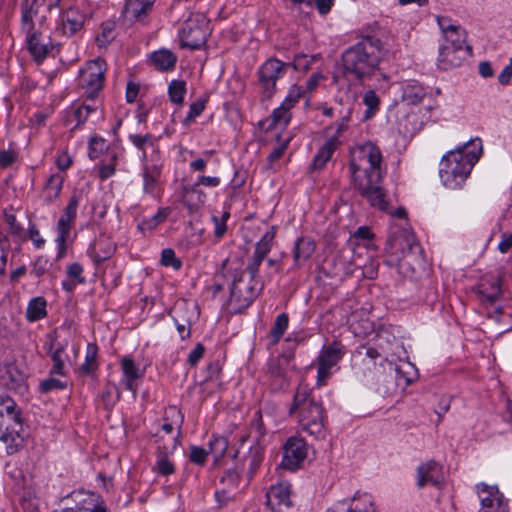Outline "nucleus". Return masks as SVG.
I'll use <instances>...</instances> for the list:
<instances>
[{"mask_svg":"<svg viewBox=\"0 0 512 512\" xmlns=\"http://www.w3.org/2000/svg\"><path fill=\"white\" fill-rule=\"evenodd\" d=\"M436 22L441 32L440 44L468 45L467 32L457 21L448 16L437 15Z\"/></svg>","mask_w":512,"mask_h":512,"instance_id":"nucleus-14","label":"nucleus"},{"mask_svg":"<svg viewBox=\"0 0 512 512\" xmlns=\"http://www.w3.org/2000/svg\"><path fill=\"white\" fill-rule=\"evenodd\" d=\"M290 414H297L298 421L303 430L316 438L325 436L324 408L317 401L311 391L300 385L293 397V403L289 409Z\"/></svg>","mask_w":512,"mask_h":512,"instance_id":"nucleus-5","label":"nucleus"},{"mask_svg":"<svg viewBox=\"0 0 512 512\" xmlns=\"http://www.w3.org/2000/svg\"><path fill=\"white\" fill-rule=\"evenodd\" d=\"M291 119L290 109L283 106L282 104L276 108L270 116V127L272 128H284L288 125Z\"/></svg>","mask_w":512,"mask_h":512,"instance_id":"nucleus-43","label":"nucleus"},{"mask_svg":"<svg viewBox=\"0 0 512 512\" xmlns=\"http://www.w3.org/2000/svg\"><path fill=\"white\" fill-rule=\"evenodd\" d=\"M106 62L97 58L88 61L79 72V83L89 97H94L103 87Z\"/></svg>","mask_w":512,"mask_h":512,"instance_id":"nucleus-7","label":"nucleus"},{"mask_svg":"<svg viewBox=\"0 0 512 512\" xmlns=\"http://www.w3.org/2000/svg\"><path fill=\"white\" fill-rule=\"evenodd\" d=\"M6 473L14 481V485H18V483L27 479L19 468L12 467L10 463L6 464Z\"/></svg>","mask_w":512,"mask_h":512,"instance_id":"nucleus-63","label":"nucleus"},{"mask_svg":"<svg viewBox=\"0 0 512 512\" xmlns=\"http://www.w3.org/2000/svg\"><path fill=\"white\" fill-rule=\"evenodd\" d=\"M97 353V345L88 343L86 347L85 361L80 367L82 373L91 374L97 369Z\"/></svg>","mask_w":512,"mask_h":512,"instance_id":"nucleus-40","label":"nucleus"},{"mask_svg":"<svg viewBox=\"0 0 512 512\" xmlns=\"http://www.w3.org/2000/svg\"><path fill=\"white\" fill-rule=\"evenodd\" d=\"M24 33L26 34L28 50L32 57L37 62L43 61L52 49L49 37L36 30Z\"/></svg>","mask_w":512,"mask_h":512,"instance_id":"nucleus-20","label":"nucleus"},{"mask_svg":"<svg viewBox=\"0 0 512 512\" xmlns=\"http://www.w3.org/2000/svg\"><path fill=\"white\" fill-rule=\"evenodd\" d=\"M501 281L500 275L485 276L478 285L479 294L489 303L495 302L502 293Z\"/></svg>","mask_w":512,"mask_h":512,"instance_id":"nucleus-29","label":"nucleus"},{"mask_svg":"<svg viewBox=\"0 0 512 512\" xmlns=\"http://www.w3.org/2000/svg\"><path fill=\"white\" fill-rule=\"evenodd\" d=\"M229 218V213L225 212L222 215V218H218L216 216L212 217V220L215 225L214 233L217 238H221L226 232V221Z\"/></svg>","mask_w":512,"mask_h":512,"instance_id":"nucleus-60","label":"nucleus"},{"mask_svg":"<svg viewBox=\"0 0 512 512\" xmlns=\"http://www.w3.org/2000/svg\"><path fill=\"white\" fill-rule=\"evenodd\" d=\"M215 500L219 508L227 507L235 502L236 493L226 488H222L215 492Z\"/></svg>","mask_w":512,"mask_h":512,"instance_id":"nucleus-52","label":"nucleus"},{"mask_svg":"<svg viewBox=\"0 0 512 512\" xmlns=\"http://www.w3.org/2000/svg\"><path fill=\"white\" fill-rule=\"evenodd\" d=\"M205 109V101L198 100L196 102H193L189 107L188 115L186 116L184 122L189 123L193 121L196 117L200 116L201 113Z\"/></svg>","mask_w":512,"mask_h":512,"instance_id":"nucleus-59","label":"nucleus"},{"mask_svg":"<svg viewBox=\"0 0 512 512\" xmlns=\"http://www.w3.org/2000/svg\"><path fill=\"white\" fill-rule=\"evenodd\" d=\"M383 50L379 38L364 37L342 53L341 66L333 77L334 81L339 83L341 76L352 81H363L370 77L379 67Z\"/></svg>","mask_w":512,"mask_h":512,"instance_id":"nucleus-2","label":"nucleus"},{"mask_svg":"<svg viewBox=\"0 0 512 512\" xmlns=\"http://www.w3.org/2000/svg\"><path fill=\"white\" fill-rule=\"evenodd\" d=\"M341 144L340 141H337V137H330L325 141L323 146L319 149L317 154L313 159V168L314 169H322L326 163L331 159L335 150Z\"/></svg>","mask_w":512,"mask_h":512,"instance_id":"nucleus-31","label":"nucleus"},{"mask_svg":"<svg viewBox=\"0 0 512 512\" xmlns=\"http://www.w3.org/2000/svg\"><path fill=\"white\" fill-rule=\"evenodd\" d=\"M186 93V82L183 80H172L168 87L169 99L174 104H182Z\"/></svg>","mask_w":512,"mask_h":512,"instance_id":"nucleus-44","label":"nucleus"},{"mask_svg":"<svg viewBox=\"0 0 512 512\" xmlns=\"http://www.w3.org/2000/svg\"><path fill=\"white\" fill-rule=\"evenodd\" d=\"M153 2L150 0H126L123 16L128 21H142L152 11Z\"/></svg>","mask_w":512,"mask_h":512,"instance_id":"nucleus-28","label":"nucleus"},{"mask_svg":"<svg viewBox=\"0 0 512 512\" xmlns=\"http://www.w3.org/2000/svg\"><path fill=\"white\" fill-rule=\"evenodd\" d=\"M208 36V22L206 18L197 14L188 18L180 31L181 44L184 47L198 49L205 44Z\"/></svg>","mask_w":512,"mask_h":512,"instance_id":"nucleus-8","label":"nucleus"},{"mask_svg":"<svg viewBox=\"0 0 512 512\" xmlns=\"http://www.w3.org/2000/svg\"><path fill=\"white\" fill-rule=\"evenodd\" d=\"M275 233L273 229L267 231L260 240L256 243L254 253L255 255L265 258L266 255L270 252L272 247V242L274 239Z\"/></svg>","mask_w":512,"mask_h":512,"instance_id":"nucleus-46","label":"nucleus"},{"mask_svg":"<svg viewBox=\"0 0 512 512\" xmlns=\"http://www.w3.org/2000/svg\"><path fill=\"white\" fill-rule=\"evenodd\" d=\"M350 111L348 110L345 115L341 117L339 121L334 124L335 133L331 137H337V141H340V137L348 130L350 122Z\"/></svg>","mask_w":512,"mask_h":512,"instance_id":"nucleus-57","label":"nucleus"},{"mask_svg":"<svg viewBox=\"0 0 512 512\" xmlns=\"http://www.w3.org/2000/svg\"><path fill=\"white\" fill-rule=\"evenodd\" d=\"M106 147V141L101 137H93L89 143V156L94 159L98 157V154L103 151Z\"/></svg>","mask_w":512,"mask_h":512,"instance_id":"nucleus-58","label":"nucleus"},{"mask_svg":"<svg viewBox=\"0 0 512 512\" xmlns=\"http://www.w3.org/2000/svg\"><path fill=\"white\" fill-rule=\"evenodd\" d=\"M291 362L284 356L271 359L267 364L265 383L271 391L277 392L288 388L290 384L289 371Z\"/></svg>","mask_w":512,"mask_h":512,"instance_id":"nucleus-9","label":"nucleus"},{"mask_svg":"<svg viewBox=\"0 0 512 512\" xmlns=\"http://www.w3.org/2000/svg\"><path fill=\"white\" fill-rule=\"evenodd\" d=\"M408 251L403 252V257L399 259L398 265L402 268L405 265H411L412 262L420 260L421 248L420 245L412 238L406 240Z\"/></svg>","mask_w":512,"mask_h":512,"instance_id":"nucleus-37","label":"nucleus"},{"mask_svg":"<svg viewBox=\"0 0 512 512\" xmlns=\"http://www.w3.org/2000/svg\"><path fill=\"white\" fill-rule=\"evenodd\" d=\"M363 103L366 106L363 119H371L379 110L380 99L374 90H368L364 93Z\"/></svg>","mask_w":512,"mask_h":512,"instance_id":"nucleus-39","label":"nucleus"},{"mask_svg":"<svg viewBox=\"0 0 512 512\" xmlns=\"http://www.w3.org/2000/svg\"><path fill=\"white\" fill-rule=\"evenodd\" d=\"M159 177V170L157 168L150 169L145 166L143 170V188L148 194H152L155 191L157 180Z\"/></svg>","mask_w":512,"mask_h":512,"instance_id":"nucleus-48","label":"nucleus"},{"mask_svg":"<svg viewBox=\"0 0 512 512\" xmlns=\"http://www.w3.org/2000/svg\"><path fill=\"white\" fill-rule=\"evenodd\" d=\"M430 95L428 87L418 81H408L402 86L401 100L408 106L419 105Z\"/></svg>","mask_w":512,"mask_h":512,"instance_id":"nucleus-23","label":"nucleus"},{"mask_svg":"<svg viewBox=\"0 0 512 512\" xmlns=\"http://www.w3.org/2000/svg\"><path fill=\"white\" fill-rule=\"evenodd\" d=\"M350 155V171L354 185L372 206L386 209L385 194L380 186L384 173L380 148L368 141L352 148Z\"/></svg>","mask_w":512,"mask_h":512,"instance_id":"nucleus-1","label":"nucleus"},{"mask_svg":"<svg viewBox=\"0 0 512 512\" xmlns=\"http://www.w3.org/2000/svg\"><path fill=\"white\" fill-rule=\"evenodd\" d=\"M14 422L20 426V414L16 411V404L10 398L0 396V428L3 426V420Z\"/></svg>","mask_w":512,"mask_h":512,"instance_id":"nucleus-36","label":"nucleus"},{"mask_svg":"<svg viewBox=\"0 0 512 512\" xmlns=\"http://www.w3.org/2000/svg\"><path fill=\"white\" fill-rule=\"evenodd\" d=\"M345 355V347L338 341L324 345L320 350L315 363L317 365L316 385L324 386L333 373V368L338 365Z\"/></svg>","mask_w":512,"mask_h":512,"instance_id":"nucleus-6","label":"nucleus"},{"mask_svg":"<svg viewBox=\"0 0 512 512\" xmlns=\"http://www.w3.org/2000/svg\"><path fill=\"white\" fill-rule=\"evenodd\" d=\"M123 377L121 384L133 394H136V381L143 376L135 361L130 356H125L120 361Z\"/></svg>","mask_w":512,"mask_h":512,"instance_id":"nucleus-24","label":"nucleus"},{"mask_svg":"<svg viewBox=\"0 0 512 512\" xmlns=\"http://www.w3.org/2000/svg\"><path fill=\"white\" fill-rule=\"evenodd\" d=\"M40 391L42 393H48L53 390H62L66 388V383L55 378H48L40 383Z\"/></svg>","mask_w":512,"mask_h":512,"instance_id":"nucleus-55","label":"nucleus"},{"mask_svg":"<svg viewBox=\"0 0 512 512\" xmlns=\"http://www.w3.org/2000/svg\"><path fill=\"white\" fill-rule=\"evenodd\" d=\"M307 453V444L303 438L290 437L284 446L281 466L291 471L296 470L306 459Z\"/></svg>","mask_w":512,"mask_h":512,"instance_id":"nucleus-15","label":"nucleus"},{"mask_svg":"<svg viewBox=\"0 0 512 512\" xmlns=\"http://www.w3.org/2000/svg\"><path fill=\"white\" fill-rule=\"evenodd\" d=\"M315 59L314 55L298 54L295 56L292 66L297 71L305 72L310 69Z\"/></svg>","mask_w":512,"mask_h":512,"instance_id":"nucleus-54","label":"nucleus"},{"mask_svg":"<svg viewBox=\"0 0 512 512\" xmlns=\"http://www.w3.org/2000/svg\"><path fill=\"white\" fill-rule=\"evenodd\" d=\"M221 483L224 485V488L234 492L239 486L240 475L235 470H228L221 477Z\"/></svg>","mask_w":512,"mask_h":512,"instance_id":"nucleus-53","label":"nucleus"},{"mask_svg":"<svg viewBox=\"0 0 512 512\" xmlns=\"http://www.w3.org/2000/svg\"><path fill=\"white\" fill-rule=\"evenodd\" d=\"M222 269L224 276L231 280L229 305L233 312H240L253 302L261 287L256 280L245 279L244 260L240 257L226 259Z\"/></svg>","mask_w":512,"mask_h":512,"instance_id":"nucleus-4","label":"nucleus"},{"mask_svg":"<svg viewBox=\"0 0 512 512\" xmlns=\"http://www.w3.org/2000/svg\"><path fill=\"white\" fill-rule=\"evenodd\" d=\"M181 202L187 208L189 213L198 212L207 199L205 192L195 183L184 185L181 189Z\"/></svg>","mask_w":512,"mask_h":512,"instance_id":"nucleus-21","label":"nucleus"},{"mask_svg":"<svg viewBox=\"0 0 512 512\" xmlns=\"http://www.w3.org/2000/svg\"><path fill=\"white\" fill-rule=\"evenodd\" d=\"M64 346L59 344L55 351L52 352L51 358L53 361V366L50 370L51 375H64L65 374V366H64Z\"/></svg>","mask_w":512,"mask_h":512,"instance_id":"nucleus-47","label":"nucleus"},{"mask_svg":"<svg viewBox=\"0 0 512 512\" xmlns=\"http://www.w3.org/2000/svg\"><path fill=\"white\" fill-rule=\"evenodd\" d=\"M229 442L226 437L213 435L209 441V453L213 455L214 461L222 459L228 449Z\"/></svg>","mask_w":512,"mask_h":512,"instance_id":"nucleus-38","label":"nucleus"},{"mask_svg":"<svg viewBox=\"0 0 512 512\" xmlns=\"http://www.w3.org/2000/svg\"><path fill=\"white\" fill-rule=\"evenodd\" d=\"M482 153V142L479 138L448 151L440 161L439 176L448 189H460L469 177L474 165Z\"/></svg>","mask_w":512,"mask_h":512,"instance_id":"nucleus-3","label":"nucleus"},{"mask_svg":"<svg viewBox=\"0 0 512 512\" xmlns=\"http://www.w3.org/2000/svg\"><path fill=\"white\" fill-rule=\"evenodd\" d=\"M13 491L19 496V501L25 509L33 506V501L36 499V491L33 487L31 479L27 478L18 485H13Z\"/></svg>","mask_w":512,"mask_h":512,"instance_id":"nucleus-32","label":"nucleus"},{"mask_svg":"<svg viewBox=\"0 0 512 512\" xmlns=\"http://www.w3.org/2000/svg\"><path fill=\"white\" fill-rule=\"evenodd\" d=\"M266 504L274 512L280 511L282 507H291V485L288 482L272 485L266 493Z\"/></svg>","mask_w":512,"mask_h":512,"instance_id":"nucleus-18","label":"nucleus"},{"mask_svg":"<svg viewBox=\"0 0 512 512\" xmlns=\"http://www.w3.org/2000/svg\"><path fill=\"white\" fill-rule=\"evenodd\" d=\"M86 21L85 14L76 7H71L64 11L61 16V25L63 33L74 35L83 28Z\"/></svg>","mask_w":512,"mask_h":512,"instance_id":"nucleus-27","label":"nucleus"},{"mask_svg":"<svg viewBox=\"0 0 512 512\" xmlns=\"http://www.w3.org/2000/svg\"><path fill=\"white\" fill-rule=\"evenodd\" d=\"M198 313L195 305H189L186 302L176 304L173 309V319L177 331L182 340L188 338L191 333V323L196 320Z\"/></svg>","mask_w":512,"mask_h":512,"instance_id":"nucleus-17","label":"nucleus"},{"mask_svg":"<svg viewBox=\"0 0 512 512\" xmlns=\"http://www.w3.org/2000/svg\"><path fill=\"white\" fill-rule=\"evenodd\" d=\"M336 512H375L373 498L368 493L357 492L350 499L334 504Z\"/></svg>","mask_w":512,"mask_h":512,"instance_id":"nucleus-19","label":"nucleus"},{"mask_svg":"<svg viewBox=\"0 0 512 512\" xmlns=\"http://www.w3.org/2000/svg\"><path fill=\"white\" fill-rule=\"evenodd\" d=\"M64 177L60 174H52L46 181L43 188L42 197L45 202L51 203L60 195Z\"/></svg>","mask_w":512,"mask_h":512,"instance_id":"nucleus-34","label":"nucleus"},{"mask_svg":"<svg viewBox=\"0 0 512 512\" xmlns=\"http://www.w3.org/2000/svg\"><path fill=\"white\" fill-rule=\"evenodd\" d=\"M154 471L162 476H169L175 472L174 464L170 461L167 454L162 452L160 448H158Z\"/></svg>","mask_w":512,"mask_h":512,"instance_id":"nucleus-42","label":"nucleus"},{"mask_svg":"<svg viewBox=\"0 0 512 512\" xmlns=\"http://www.w3.org/2000/svg\"><path fill=\"white\" fill-rule=\"evenodd\" d=\"M288 316L285 313L279 314L276 317V320L274 322V325L271 329V336L273 338V343L276 344L279 342L281 337L283 336L284 332L286 331L288 327Z\"/></svg>","mask_w":512,"mask_h":512,"instance_id":"nucleus-49","label":"nucleus"},{"mask_svg":"<svg viewBox=\"0 0 512 512\" xmlns=\"http://www.w3.org/2000/svg\"><path fill=\"white\" fill-rule=\"evenodd\" d=\"M116 246L113 241L106 236L98 237L89 247V255L96 264H100L115 253Z\"/></svg>","mask_w":512,"mask_h":512,"instance_id":"nucleus-25","label":"nucleus"},{"mask_svg":"<svg viewBox=\"0 0 512 512\" xmlns=\"http://www.w3.org/2000/svg\"><path fill=\"white\" fill-rule=\"evenodd\" d=\"M481 508L479 512H508V503L497 486L484 483L477 485Z\"/></svg>","mask_w":512,"mask_h":512,"instance_id":"nucleus-13","label":"nucleus"},{"mask_svg":"<svg viewBox=\"0 0 512 512\" xmlns=\"http://www.w3.org/2000/svg\"><path fill=\"white\" fill-rule=\"evenodd\" d=\"M161 264L166 267H172L174 270H179L182 262L176 257L173 249L166 248L161 253Z\"/></svg>","mask_w":512,"mask_h":512,"instance_id":"nucleus-50","label":"nucleus"},{"mask_svg":"<svg viewBox=\"0 0 512 512\" xmlns=\"http://www.w3.org/2000/svg\"><path fill=\"white\" fill-rule=\"evenodd\" d=\"M288 66L289 64L275 58L268 59L261 65L258 75L264 98L269 99L273 96L276 90V82L284 75Z\"/></svg>","mask_w":512,"mask_h":512,"instance_id":"nucleus-10","label":"nucleus"},{"mask_svg":"<svg viewBox=\"0 0 512 512\" xmlns=\"http://www.w3.org/2000/svg\"><path fill=\"white\" fill-rule=\"evenodd\" d=\"M151 62L161 71L172 70L177 62V56L168 49H160L151 54Z\"/></svg>","mask_w":512,"mask_h":512,"instance_id":"nucleus-33","label":"nucleus"},{"mask_svg":"<svg viewBox=\"0 0 512 512\" xmlns=\"http://www.w3.org/2000/svg\"><path fill=\"white\" fill-rule=\"evenodd\" d=\"M130 142L142 152V159L146 161L147 154L146 148L155 147V140L151 134L139 135V134H130L129 135Z\"/></svg>","mask_w":512,"mask_h":512,"instance_id":"nucleus-41","label":"nucleus"},{"mask_svg":"<svg viewBox=\"0 0 512 512\" xmlns=\"http://www.w3.org/2000/svg\"><path fill=\"white\" fill-rule=\"evenodd\" d=\"M315 241L307 236L298 238L293 247V261L296 268L302 267L314 254Z\"/></svg>","mask_w":512,"mask_h":512,"instance_id":"nucleus-26","label":"nucleus"},{"mask_svg":"<svg viewBox=\"0 0 512 512\" xmlns=\"http://www.w3.org/2000/svg\"><path fill=\"white\" fill-rule=\"evenodd\" d=\"M205 348L201 343H197L194 349L188 355V363L191 366H195L198 361L203 357Z\"/></svg>","mask_w":512,"mask_h":512,"instance_id":"nucleus-64","label":"nucleus"},{"mask_svg":"<svg viewBox=\"0 0 512 512\" xmlns=\"http://www.w3.org/2000/svg\"><path fill=\"white\" fill-rule=\"evenodd\" d=\"M0 386L24 394L27 389V375L15 362L0 363Z\"/></svg>","mask_w":512,"mask_h":512,"instance_id":"nucleus-11","label":"nucleus"},{"mask_svg":"<svg viewBox=\"0 0 512 512\" xmlns=\"http://www.w3.org/2000/svg\"><path fill=\"white\" fill-rule=\"evenodd\" d=\"M303 89L298 85H292L288 91L287 96L281 103L283 106L291 110L292 107L302 98Z\"/></svg>","mask_w":512,"mask_h":512,"instance_id":"nucleus-51","label":"nucleus"},{"mask_svg":"<svg viewBox=\"0 0 512 512\" xmlns=\"http://www.w3.org/2000/svg\"><path fill=\"white\" fill-rule=\"evenodd\" d=\"M417 487L423 488L432 485L440 488L444 482L442 466L435 460L421 463L416 469Z\"/></svg>","mask_w":512,"mask_h":512,"instance_id":"nucleus-16","label":"nucleus"},{"mask_svg":"<svg viewBox=\"0 0 512 512\" xmlns=\"http://www.w3.org/2000/svg\"><path fill=\"white\" fill-rule=\"evenodd\" d=\"M472 55V47L470 45H439L437 58V66L441 70H449L459 67L462 62Z\"/></svg>","mask_w":512,"mask_h":512,"instance_id":"nucleus-12","label":"nucleus"},{"mask_svg":"<svg viewBox=\"0 0 512 512\" xmlns=\"http://www.w3.org/2000/svg\"><path fill=\"white\" fill-rule=\"evenodd\" d=\"M263 260V258L253 254L249 263L246 265V267L244 266V271L246 270L248 272L250 278L255 280Z\"/></svg>","mask_w":512,"mask_h":512,"instance_id":"nucleus-61","label":"nucleus"},{"mask_svg":"<svg viewBox=\"0 0 512 512\" xmlns=\"http://www.w3.org/2000/svg\"><path fill=\"white\" fill-rule=\"evenodd\" d=\"M72 225L64 220L59 219L57 223V232L58 235L56 237V243L59 248L58 257H62L65 251V242L70 234V230Z\"/></svg>","mask_w":512,"mask_h":512,"instance_id":"nucleus-45","label":"nucleus"},{"mask_svg":"<svg viewBox=\"0 0 512 512\" xmlns=\"http://www.w3.org/2000/svg\"><path fill=\"white\" fill-rule=\"evenodd\" d=\"M41 5L38 0H25L22 5V31L35 30L36 24L42 25L45 16L40 14Z\"/></svg>","mask_w":512,"mask_h":512,"instance_id":"nucleus-22","label":"nucleus"},{"mask_svg":"<svg viewBox=\"0 0 512 512\" xmlns=\"http://www.w3.org/2000/svg\"><path fill=\"white\" fill-rule=\"evenodd\" d=\"M208 454L209 452L206 451L204 448L198 446H191L189 459L194 464L204 465L207 460Z\"/></svg>","mask_w":512,"mask_h":512,"instance_id":"nucleus-56","label":"nucleus"},{"mask_svg":"<svg viewBox=\"0 0 512 512\" xmlns=\"http://www.w3.org/2000/svg\"><path fill=\"white\" fill-rule=\"evenodd\" d=\"M82 273L83 267L79 263H72L67 268V275L77 283L85 282V279L82 277Z\"/></svg>","mask_w":512,"mask_h":512,"instance_id":"nucleus-62","label":"nucleus"},{"mask_svg":"<svg viewBox=\"0 0 512 512\" xmlns=\"http://www.w3.org/2000/svg\"><path fill=\"white\" fill-rule=\"evenodd\" d=\"M47 301L43 297L31 299L27 305L26 318L29 322L41 320L47 315Z\"/></svg>","mask_w":512,"mask_h":512,"instance_id":"nucleus-35","label":"nucleus"},{"mask_svg":"<svg viewBox=\"0 0 512 512\" xmlns=\"http://www.w3.org/2000/svg\"><path fill=\"white\" fill-rule=\"evenodd\" d=\"M24 437L18 430L7 428L5 433L0 434L1 449L8 455L14 454L23 446Z\"/></svg>","mask_w":512,"mask_h":512,"instance_id":"nucleus-30","label":"nucleus"}]
</instances>
